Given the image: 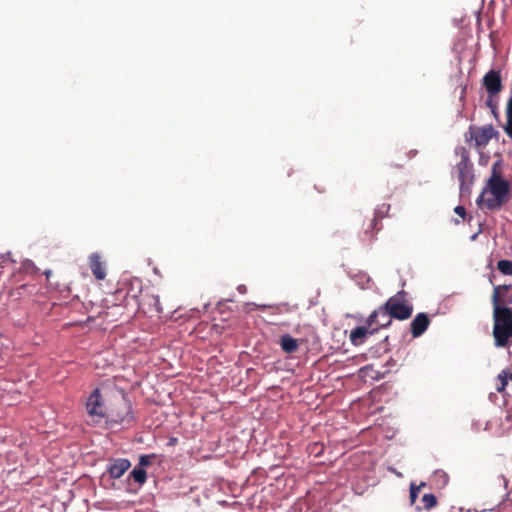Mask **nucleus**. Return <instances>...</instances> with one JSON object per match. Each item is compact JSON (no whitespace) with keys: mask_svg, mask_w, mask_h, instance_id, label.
<instances>
[{"mask_svg":"<svg viewBox=\"0 0 512 512\" xmlns=\"http://www.w3.org/2000/svg\"><path fill=\"white\" fill-rule=\"evenodd\" d=\"M508 193L509 183L501 177L498 162H496L492 166V175L478 197L477 203L481 208L493 211L500 208L507 201Z\"/></svg>","mask_w":512,"mask_h":512,"instance_id":"obj_1","label":"nucleus"},{"mask_svg":"<svg viewBox=\"0 0 512 512\" xmlns=\"http://www.w3.org/2000/svg\"><path fill=\"white\" fill-rule=\"evenodd\" d=\"M493 305L494 345L496 347H509L512 345V308L499 306V295L496 292L491 298Z\"/></svg>","mask_w":512,"mask_h":512,"instance_id":"obj_2","label":"nucleus"},{"mask_svg":"<svg viewBox=\"0 0 512 512\" xmlns=\"http://www.w3.org/2000/svg\"><path fill=\"white\" fill-rule=\"evenodd\" d=\"M385 315L392 319L404 321L409 319L413 313V305L407 298V292L398 291L382 305Z\"/></svg>","mask_w":512,"mask_h":512,"instance_id":"obj_3","label":"nucleus"},{"mask_svg":"<svg viewBox=\"0 0 512 512\" xmlns=\"http://www.w3.org/2000/svg\"><path fill=\"white\" fill-rule=\"evenodd\" d=\"M130 404L124 398L119 399L114 408L107 409L105 419L111 423H124L132 420Z\"/></svg>","mask_w":512,"mask_h":512,"instance_id":"obj_4","label":"nucleus"},{"mask_svg":"<svg viewBox=\"0 0 512 512\" xmlns=\"http://www.w3.org/2000/svg\"><path fill=\"white\" fill-rule=\"evenodd\" d=\"M86 408L89 416L96 418L97 421L105 417L107 409L103 404L100 390L98 388H96L88 397Z\"/></svg>","mask_w":512,"mask_h":512,"instance_id":"obj_5","label":"nucleus"},{"mask_svg":"<svg viewBox=\"0 0 512 512\" xmlns=\"http://www.w3.org/2000/svg\"><path fill=\"white\" fill-rule=\"evenodd\" d=\"M483 86L490 97L498 95L503 88L500 72L493 69L488 71L483 77Z\"/></svg>","mask_w":512,"mask_h":512,"instance_id":"obj_6","label":"nucleus"},{"mask_svg":"<svg viewBox=\"0 0 512 512\" xmlns=\"http://www.w3.org/2000/svg\"><path fill=\"white\" fill-rule=\"evenodd\" d=\"M471 139L475 141L478 147L485 146L494 135V128L492 125H485L483 127H470Z\"/></svg>","mask_w":512,"mask_h":512,"instance_id":"obj_7","label":"nucleus"},{"mask_svg":"<svg viewBox=\"0 0 512 512\" xmlns=\"http://www.w3.org/2000/svg\"><path fill=\"white\" fill-rule=\"evenodd\" d=\"M392 321L385 315L382 305L375 309L366 319V327L369 330L372 328H387L390 326Z\"/></svg>","mask_w":512,"mask_h":512,"instance_id":"obj_8","label":"nucleus"},{"mask_svg":"<svg viewBox=\"0 0 512 512\" xmlns=\"http://www.w3.org/2000/svg\"><path fill=\"white\" fill-rule=\"evenodd\" d=\"M430 325V318L426 313H418L410 323L411 334L418 338L424 334Z\"/></svg>","mask_w":512,"mask_h":512,"instance_id":"obj_9","label":"nucleus"},{"mask_svg":"<svg viewBox=\"0 0 512 512\" xmlns=\"http://www.w3.org/2000/svg\"><path fill=\"white\" fill-rule=\"evenodd\" d=\"M131 467L128 459L119 458L111 461L107 467V473L112 479H118Z\"/></svg>","mask_w":512,"mask_h":512,"instance_id":"obj_10","label":"nucleus"},{"mask_svg":"<svg viewBox=\"0 0 512 512\" xmlns=\"http://www.w3.org/2000/svg\"><path fill=\"white\" fill-rule=\"evenodd\" d=\"M89 267L97 280L105 279L106 268L98 253H92L89 256Z\"/></svg>","mask_w":512,"mask_h":512,"instance_id":"obj_11","label":"nucleus"},{"mask_svg":"<svg viewBox=\"0 0 512 512\" xmlns=\"http://www.w3.org/2000/svg\"><path fill=\"white\" fill-rule=\"evenodd\" d=\"M390 210L389 204H382L378 206L374 212V217L370 220V223L366 229V232H374L379 231L381 227H377L378 221L382 220L388 215V212Z\"/></svg>","mask_w":512,"mask_h":512,"instance_id":"obj_12","label":"nucleus"},{"mask_svg":"<svg viewBox=\"0 0 512 512\" xmlns=\"http://www.w3.org/2000/svg\"><path fill=\"white\" fill-rule=\"evenodd\" d=\"M377 331V328H372L371 330L368 329V327L364 326H357L350 332V341L353 345L359 346L362 345L365 341V337L367 334H373Z\"/></svg>","mask_w":512,"mask_h":512,"instance_id":"obj_13","label":"nucleus"},{"mask_svg":"<svg viewBox=\"0 0 512 512\" xmlns=\"http://www.w3.org/2000/svg\"><path fill=\"white\" fill-rule=\"evenodd\" d=\"M281 349L287 353H295L299 348V341L289 334L282 335L279 340Z\"/></svg>","mask_w":512,"mask_h":512,"instance_id":"obj_14","label":"nucleus"},{"mask_svg":"<svg viewBox=\"0 0 512 512\" xmlns=\"http://www.w3.org/2000/svg\"><path fill=\"white\" fill-rule=\"evenodd\" d=\"M458 172V180L463 185L469 178H471V165L466 157H463L456 166Z\"/></svg>","mask_w":512,"mask_h":512,"instance_id":"obj_15","label":"nucleus"},{"mask_svg":"<svg viewBox=\"0 0 512 512\" xmlns=\"http://www.w3.org/2000/svg\"><path fill=\"white\" fill-rule=\"evenodd\" d=\"M510 289H512V285H497V286H494L491 298L497 292L498 295H499V300H500L499 306H505V304H512V296L508 297V295H507V292Z\"/></svg>","mask_w":512,"mask_h":512,"instance_id":"obj_16","label":"nucleus"},{"mask_svg":"<svg viewBox=\"0 0 512 512\" xmlns=\"http://www.w3.org/2000/svg\"><path fill=\"white\" fill-rule=\"evenodd\" d=\"M508 376L509 369L502 370L501 373L498 374L496 379V391L499 393L505 392L506 386L508 384Z\"/></svg>","mask_w":512,"mask_h":512,"instance_id":"obj_17","label":"nucleus"},{"mask_svg":"<svg viewBox=\"0 0 512 512\" xmlns=\"http://www.w3.org/2000/svg\"><path fill=\"white\" fill-rule=\"evenodd\" d=\"M325 450V446L321 442L310 443L307 446V452L310 456H314L315 458H319L323 455Z\"/></svg>","mask_w":512,"mask_h":512,"instance_id":"obj_18","label":"nucleus"},{"mask_svg":"<svg viewBox=\"0 0 512 512\" xmlns=\"http://www.w3.org/2000/svg\"><path fill=\"white\" fill-rule=\"evenodd\" d=\"M497 269L504 275H512V261L503 259L497 262Z\"/></svg>","mask_w":512,"mask_h":512,"instance_id":"obj_19","label":"nucleus"},{"mask_svg":"<svg viewBox=\"0 0 512 512\" xmlns=\"http://www.w3.org/2000/svg\"><path fill=\"white\" fill-rule=\"evenodd\" d=\"M147 473L146 470L142 467H139L138 465L134 467V469L130 472L129 477L127 480H130L131 478L133 480H146Z\"/></svg>","mask_w":512,"mask_h":512,"instance_id":"obj_20","label":"nucleus"},{"mask_svg":"<svg viewBox=\"0 0 512 512\" xmlns=\"http://www.w3.org/2000/svg\"><path fill=\"white\" fill-rule=\"evenodd\" d=\"M155 459H156L155 454L140 455L138 466L142 467L143 469H146L154 462Z\"/></svg>","mask_w":512,"mask_h":512,"instance_id":"obj_21","label":"nucleus"},{"mask_svg":"<svg viewBox=\"0 0 512 512\" xmlns=\"http://www.w3.org/2000/svg\"><path fill=\"white\" fill-rule=\"evenodd\" d=\"M422 502L424 504V508L429 510V509H431V508L436 506L437 499H436L434 494L426 493L422 497Z\"/></svg>","mask_w":512,"mask_h":512,"instance_id":"obj_22","label":"nucleus"},{"mask_svg":"<svg viewBox=\"0 0 512 512\" xmlns=\"http://www.w3.org/2000/svg\"><path fill=\"white\" fill-rule=\"evenodd\" d=\"M423 486H425V482H420V484L418 486H416L413 482L411 483V487H410V502H411V504L415 503L418 493Z\"/></svg>","mask_w":512,"mask_h":512,"instance_id":"obj_23","label":"nucleus"},{"mask_svg":"<svg viewBox=\"0 0 512 512\" xmlns=\"http://www.w3.org/2000/svg\"><path fill=\"white\" fill-rule=\"evenodd\" d=\"M435 480H445L448 475L444 470H436L433 474Z\"/></svg>","mask_w":512,"mask_h":512,"instance_id":"obj_24","label":"nucleus"},{"mask_svg":"<svg viewBox=\"0 0 512 512\" xmlns=\"http://www.w3.org/2000/svg\"><path fill=\"white\" fill-rule=\"evenodd\" d=\"M506 117L507 120H512V97L507 102Z\"/></svg>","mask_w":512,"mask_h":512,"instance_id":"obj_25","label":"nucleus"},{"mask_svg":"<svg viewBox=\"0 0 512 512\" xmlns=\"http://www.w3.org/2000/svg\"><path fill=\"white\" fill-rule=\"evenodd\" d=\"M454 212L462 218H465V216H466V209H465V207H463L461 205L456 206L454 209Z\"/></svg>","mask_w":512,"mask_h":512,"instance_id":"obj_26","label":"nucleus"},{"mask_svg":"<svg viewBox=\"0 0 512 512\" xmlns=\"http://www.w3.org/2000/svg\"><path fill=\"white\" fill-rule=\"evenodd\" d=\"M505 132L512 139V120H507Z\"/></svg>","mask_w":512,"mask_h":512,"instance_id":"obj_27","label":"nucleus"},{"mask_svg":"<svg viewBox=\"0 0 512 512\" xmlns=\"http://www.w3.org/2000/svg\"><path fill=\"white\" fill-rule=\"evenodd\" d=\"M277 309L280 313L290 311V307L288 304H281V305L277 306Z\"/></svg>","mask_w":512,"mask_h":512,"instance_id":"obj_28","label":"nucleus"},{"mask_svg":"<svg viewBox=\"0 0 512 512\" xmlns=\"http://www.w3.org/2000/svg\"><path fill=\"white\" fill-rule=\"evenodd\" d=\"M237 290H238L240 293H245V292H246V290H247V288H246V286H245V285H239V286L237 287Z\"/></svg>","mask_w":512,"mask_h":512,"instance_id":"obj_29","label":"nucleus"},{"mask_svg":"<svg viewBox=\"0 0 512 512\" xmlns=\"http://www.w3.org/2000/svg\"><path fill=\"white\" fill-rule=\"evenodd\" d=\"M155 305H156V310L158 312H162V308L159 307V298L158 297H155Z\"/></svg>","mask_w":512,"mask_h":512,"instance_id":"obj_30","label":"nucleus"},{"mask_svg":"<svg viewBox=\"0 0 512 512\" xmlns=\"http://www.w3.org/2000/svg\"><path fill=\"white\" fill-rule=\"evenodd\" d=\"M465 94H466V86H464L462 88V91H461V98L465 97Z\"/></svg>","mask_w":512,"mask_h":512,"instance_id":"obj_31","label":"nucleus"},{"mask_svg":"<svg viewBox=\"0 0 512 512\" xmlns=\"http://www.w3.org/2000/svg\"><path fill=\"white\" fill-rule=\"evenodd\" d=\"M508 380H511V381H512V372H510V371H509Z\"/></svg>","mask_w":512,"mask_h":512,"instance_id":"obj_32","label":"nucleus"},{"mask_svg":"<svg viewBox=\"0 0 512 512\" xmlns=\"http://www.w3.org/2000/svg\"><path fill=\"white\" fill-rule=\"evenodd\" d=\"M318 191H319L320 193H323L325 190H324V189H318Z\"/></svg>","mask_w":512,"mask_h":512,"instance_id":"obj_33","label":"nucleus"}]
</instances>
